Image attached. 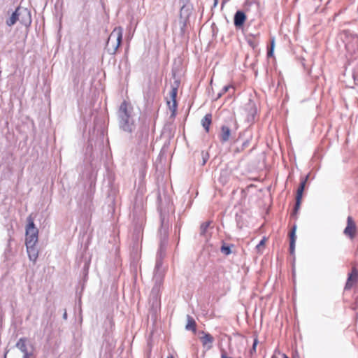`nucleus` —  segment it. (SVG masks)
I'll use <instances>...</instances> for the list:
<instances>
[{"instance_id": "4468645a", "label": "nucleus", "mask_w": 358, "mask_h": 358, "mask_svg": "<svg viewBox=\"0 0 358 358\" xmlns=\"http://www.w3.org/2000/svg\"><path fill=\"white\" fill-rule=\"evenodd\" d=\"M187 322L185 326V329L187 330H192L194 331L195 326H196V322H195L194 320L191 316L187 315Z\"/></svg>"}, {"instance_id": "aec40b11", "label": "nucleus", "mask_w": 358, "mask_h": 358, "mask_svg": "<svg viewBox=\"0 0 358 358\" xmlns=\"http://www.w3.org/2000/svg\"><path fill=\"white\" fill-rule=\"evenodd\" d=\"M301 202V199L296 198V205L294 207V210L293 214H294V215L296 214L297 211L300 208Z\"/></svg>"}, {"instance_id": "e433bc0d", "label": "nucleus", "mask_w": 358, "mask_h": 358, "mask_svg": "<svg viewBox=\"0 0 358 358\" xmlns=\"http://www.w3.org/2000/svg\"><path fill=\"white\" fill-rule=\"evenodd\" d=\"M155 303H156V305L158 304V301H157V298L155 299Z\"/></svg>"}, {"instance_id": "7ed1b4c3", "label": "nucleus", "mask_w": 358, "mask_h": 358, "mask_svg": "<svg viewBox=\"0 0 358 358\" xmlns=\"http://www.w3.org/2000/svg\"><path fill=\"white\" fill-rule=\"evenodd\" d=\"M28 224L26 227L25 244H36L38 243V230L35 227L31 216L27 217Z\"/></svg>"}, {"instance_id": "bb28decb", "label": "nucleus", "mask_w": 358, "mask_h": 358, "mask_svg": "<svg viewBox=\"0 0 358 358\" xmlns=\"http://www.w3.org/2000/svg\"><path fill=\"white\" fill-rule=\"evenodd\" d=\"M273 50H274V49H272V48H269L268 50V52H267L268 57H272L273 55Z\"/></svg>"}, {"instance_id": "f704fd0d", "label": "nucleus", "mask_w": 358, "mask_h": 358, "mask_svg": "<svg viewBox=\"0 0 358 358\" xmlns=\"http://www.w3.org/2000/svg\"><path fill=\"white\" fill-rule=\"evenodd\" d=\"M31 355H23V358H29Z\"/></svg>"}, {"instance_id": "412c9836", "label": "nucleus", "mask_w": 358, "mask_h": 358, "mask_svg": "<svg viewBox=\"0 0 358 358\" xmlns=\"http://www.w3.org/2000/svg\"><path fill=\"white\" fill-rule=\"evenodd\" d=\"M296 226H294V227H293V229H292V231H291V233H290V241H291L292 240H293V241H294V242H295V241H296V235H295V233H296Z\"/></svg>"}, {"instance_id": "ddd939ff", "label": "nucleus", "mask_w": 358, "mask_h": 358, "mask_svg": "<svg viewBox=\"0 0 358 358\" xmlns=\"http://www.w3.org/2000/svg\"><path fill=\"white\" fill-rule=\"evenodd\" d=\"M211 114H206L201 120V124L206 131H208L209 127L211 124Z\"/></svg>"}, {"instance_id": "20e7f679", "label": "nucleus", "mask_w": 358, "mask_h": 358, "mask_svg": "<svg viewBox=\"0 0 358 358\" xmlns=\"http://www.w3.org/2000/svg\"><path fill=\"white\" fill-rule=\"evenodd\" d=\"M357 232V226L352 217L348 216L347 219V226L343 231V234L350 239L355 238Z\"/></svg>"}, {"instance_id": "5701e85b", "label": "nucleus", "mask_w": 358, "mask_h": 358, "mask_svg": "<svg viewBox=\"0 0 358 358\" xmlns=\"http://www.w3.org/2000/svg\"><path fill=\"white\" fill-rule=\"evenodd\" d=\"M294 248H295V242H294V241L292 240L290 241V245H289L290 253L292 255H294Z\"/></svg>"}, {"instance_id": "0eeeda50", "label": "nucleus", "mask_w": 358, "mask_h": 358, "mask_svg": "<svg viewBox=\"0 0 358 358\" xmlns=\"http://www.w3.org/2000/svg\"><path fill=\"white\" fill-rule=\"evenodd\" d=\"M26 247L29 259L36 262L38 256V250L36 248V244H26Z\"/></svg>"}, {"instance_id": "f257e3e1", "label": "nucleus", "mask_w": 358, "mask_h": 358, "mask_svg": "<svg viewBox=\"0 0 358 358\" xmlns=\"http://www.w3.org/2000/svg\"><path fill=\"white\" fill-rule=\"evenodd\" d=\"M117 119L120 128L123 131L131 133L135 129L132 107L126 101H123L119 108Z\"/></svg>"}, {"instance_id": "393cba45", "label": "nucleus", "mask_w": 358, "mask_h": 358, "mask_svg": "<svg viewBox=\"0 0 358 358\" xmlns=\"http://www.w3.org/2000/svg\"><path fill=\"white\" fill-rule=\"evenodd\" d=\"M265 241H266V239H265V238H263V239L259 242V243L257 245V249L258 250H259V248H260L261 247H263V246L264 245V244H265Z\"/></svg>"}, {"instance_id": "a211bd4d", "label": "nucleus", "mask_w": 358, "mask_h": 358, "mask_svg": "<svg viewBox=\"0 0 358 358\" xmlns=\"http://www.w3.org/2000/svg\"><path fill=\"white\" fill-rule=\"evenodd\" d=\"M221 252L226 255H228L231 252L230 247L224 245L221 247Z\"/></svg>"}, {"instance_id": "9b49d317", "label": "nucleus", "mask_w": 358, "mask_h": 358, "mask_svg": "<svg viewBox=\"0 0 358 358\" xmlns=\"http://www.w3.org/2000/svg\"><path fill=\"white\" fill-rule=\"evenodd\" d=\"M203 345L210 349L212 347V343L214 341L213 337L209 334H205L201 338Z\"/></svg>"}, {"instance_id": "9d476101", "label": "nucleus", "mask_w": 358, "mask_h": 358, "mask_svg": "<svg viewBox=\"0 0 358 358\" xmlns=\"http://www.w3.org/2000/svg\"><path fill=\"white\" fill-rule=\"evenodd\" d=\"M231 136V130L227 126H222L221 128V132L220 134V140L222 142H227Z\"/></svg>"}, {"instance_id": "f03ea898", "label": "nucleus", "mask_w": 358, "mask_h": 358, "mask_svg": "<svg viewBox=\"0 0 358 358\" xmlns=\"http://www.w3.org/2000/svg\"><path fill=\"white\" fill-rule=\"evenodd\" d=\"M122 34L123 29L120 27L115 28L110 33L106 46L109 54L114 55L117 52L122 42Z\"/></svg>"}, {"instance_id": "dca6fc26", "label": "nucleus", "mask_w": 358, "mask_h": 358, "mask_svg": "<svg viewBox=\"0 0 358 358\" xmlns=\"http://www.w3.org/2000/svg\"><path fill=\"white\" fill-rule=\"evenodd\" d=\"M307 179H308V176L303 181H301L300 186L298 188L297 194H296V198H299V199L302 198L303 192L304 190V187H305V185H306Z\"/></svg>"}, {"instance_id": "a878e982", "label": "nucleus", "mask_w": 358, "mask_h": 358, "mask_svg": "<svg viewBox=\"0 0 358 358\" xmlns=\"http://www.w3.org/2000/svg\"><path fill=\"white\" fill-rule=\"evenodd\" d=\"M202 157H203V164H205V163L208 160V155L207 153L202 152Z\"/></svg>"}, {"instance_id": "c9c22d12", "label": "nucleus", "mask_w": 358, "mask_h": 358, "mask_svg": "<svg viewBox=\"0 0 358 358\" xmlns=\"http://www.w3.org/2000/svg\"><path fill=\"white\" fill-rule=\"evenodd\" d=\"M282 357H283V358H288V357H287L285 354H283V355H282Z\"/></svg>"}, {"instance_id": "f3484780", "label": "nucleus", "mask_w": 358, "mask_h": 358, "mask_svg": "<svg viewBox=\"0 0 358 358\" xmlns=\"http://www.w3.org/2000/svg\"><path fill=\"white\" fill-rule=\"evenodd\" d=\"M210 225V222H204L201 225V235H203L205 234L208 227H209Z\"/></svg>"}, {"instance_id": "39448f33", "label": "nucleus", "mask_w": 358, "mask_h": 358, "mask_svg": "<svg viewBox=\"0 0 358 358\" xmlns=\"http://www.w3.org/2000/svg\"><path fill=\"white\" fill-rule=\"evenodd\" d=\"M19 22L23 25L29 26L31 22L30 11L25 8L18 7Z\"/></svg>"}, {"instance_id": "4c0bfd02", "label": "nucleus", "mask_w": 358, "mask_h": 358, "mask_svg": "<svg viewBox=\"0 0 358 358\" xmlns=\"http://www.w3.org/2000/svg\"><path fill=\"white\" fill-rule=\"evenodd\" d=\"M168 358H173V357L172 356H171V357H169Z\"/></svg>"}, {"instance_id": "4be33fe9", "label": "nucleus", "mask_w": 358, "mask_h": 358, "mask_svg": "<svg viewBox=\"0 0 358 358\" xmlns=\"http://www.w3.org/2000/svg\"><path fill=\"white\" fill-rule=\"evenodd\" d=\"M257 343H258V340L256 338L254 339L252 348L250 350V354L251 355H252L253 353L256 352V347H257Z\"/></svg>"}, {"instance_id": "2f4dec72", "label": "nucleus", "mask_w": 358, "mask_h": 358, "mask_svg": "<svg viewBox=\"0 0 358 358\" xmlns=\"http://www.w3.org/2000/svg\"><path fill=\"white\" fill-rule=\"evenodd\" d=\"M162 250H163V245H161L160 250H159V255L160 257L162 256Z\"/></svg>"}, {"instance_id": "6ab92c4d", "label": "nucleus", "mask_w": 358, "mask_h": 358, "mask_svg": "<svg viewBox=\"0 0 358 358\" xmlns=\"http://www.w3.org/2000/svg\"><path fill=\"white\" fill-rule=\"evenodd\" d=\"M357 278V273L355 272L354 274H352L346 283V287H350L352 285L351 281L355 280Z\"/></svg>"}, {"instance_id": "7c9ffc66", "label": "nucleus", "mask_w": 358, "mask_h": 358, "mask_svg": "<svg viewBox=\"0 0 358 358\" xmlns=\"http://www.w3.org/2000/svg\"><path fill=\"white\" fill-rule=\"evenodd\" d=\"M161 262L160 261H157V263H156V268L158 270L159 268V267L161 266Z\"/></svg>"}, {"instance_id": "b1692460", "label": "nucleus", "mask_w": 358, "mask_h": 358, "mask_svg": "<svg viewBox=\"0 0 358 358\" xmlns=\"http://www.w3.org/2000/svg\"><path fill=\"white\" fill-rule=\"evenodd\" d=\"M230 87H231L230 86H224L223 87L222 92L218 94L217 98L220 97L222 96V93L227 92L229 90Z\"/></svg>"}, {"instance_id": "6e6552de", "label": "nucleus", "mask_w": 358, "mask_h": 358, "mask_svg": "<svg viewBox=\"0 0 358 358\" xmlns=\"http://www.w3.org/2000/svg\"><path fill=\"white\" fill-rule=\"evenodd\" d=\"M245 19H246V16L243 12L240 11V10L237 11L234 15V25L236 27H241L243 24Z\"/></svg>"}, {"instance_id": "cd10ccee", "label": "nucleus", "mask_w": 358, "mask_h": 358, "mask_svg": "<svg viewBox=\"0 0 358 358\" xmlns=\"http://www.w3.org/2000/svg\"><path fill=\"white\" fill-rule=\"evenodd\" d=\"M164 218H162V228L160 230V232L162 233V230H164V234L166 235V229H164L163 227H164Z\"/></svg>"}, {"instance_id": "2eb2a0df", "label": "nucleus", "mask_w": 358, "mask_h": 358, "mask_svg": "<svg viewBox=\"0 0 358 358\" xmlns=\"http://www.w3.org/2000/svg\"><path fill=\"white\" fill-rule=\"evenodd\" d=\"M229 176H230V172L227 169L222 170L220 173L219 180L222 183L224 184L228 181Z\"/></svg>"}, {"instance_id": "72a5a7b5", "label": "nucleus", "mask_w": 358, "mask_h": 358, "mask_svg": "<svg viewBox=\"0 0 358 358\" xmlns=\"http://www.w3.org/2000/svg\"><path fill=\"white\" fill-rule=\"evenodd\" d=\"M218 0H214V6H216L217 4Z\"/></svg>"}, {"instance_id": "1a4fd4ad", "label": "nucleus", "mask_w": 358, "mask_h": 358, "mask_svg": "<svg viewBox=\"0 0 358 358\" xmlns=\"http://www.w3.org/2000/svg\"><path fill=\"white\" fill-rule=\"evenodd\" d=\"M16 347L24 354V355H31V353L29 352L27 350L26 338H20L16 343Z\"/></svg>"}, {"instance_id": "423d86ee", "label": "nucleus", "mask_w": 358, "mask_h": 358, "mask_svg": "<svg viewBox=\"0 0 358 358\" xmlns=\"http://www.w3.org/2000/svg\"><path fill=\"white\" fill-rule=\"evenodd\" d=\"M178 93V85L176 86H171V90L169 93L170 99L167 100V105L169 106L170 110H171L173 113L175 112L177 103H176V96Z\"/></svg>"}, {"instance_id": "f8f14e48", "label": "nucleus", "mask_w": 358, "mask_h": 358, "mask_svg": "<svg viewBox=\"0 0 358 358\" xmlns=\"http://www.w3.org/2000/svg\"><path fill=\"white\" fill-rule=\"evenodd\" d=\"M18 13V8H17L15 11L13 13L11 16L6 20V24L8 26L11 27L15 24L17 21H19Z\"/></svg>"}, {"instance_id": "473e14b6", "label": "nucleus", "mask_w": 358, "mask_h": 358, "mask_svg": "<svg viewBox=\"0 0 358 358\" xmlns=\"http://www.w3.org/2000/svg\"><path fill=\"white\" fill-rule=\"evenodd\" d=\"M63 317H64V319H65V320L66 319V317H67V314H66V312L64 313V315H63Z\"/></svg>"}, {"instance_id": "c756f323", "label": "nucleus", "mask_w": 358, "mask_h": 358, "mask_svg": "<svg viewBox=\"0 0 358 358\" xmlns=\"http://www.w3.org/2000/svg\"><path fill=\"white\" fill-rule=\"evenodd\" d=\"M275 47V39L272 38L271 41V47L270 48L274 49Z\"/></svg>"}, {"instance_id": "c85d7f7f", "label": "nucleus", "mask_w": 358, "mask_h": 358, "mask_svg": "<svg viewBox=\"0 0 358 358\" xmlns=\"http://www.w3.org/2000/svg\"><path fill=\"white\" fill-rule=\"evenodd\" d=\"M250 107H251V108H252V115L253 116V115H254V114H255V112H256V109H255V107H254V104H252V103H250Z\"/></svg>"}]
</instances>
